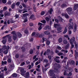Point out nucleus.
Wrapping results in <instances>:
<instances>
[{"mask_svg": "<svg viewBox=\"0 0 78 78\" xmlns=\"http://www.w3.org/2000/svg\"><path fill=\"white\" fill-rule=\"evenodd\" d=\"M66 18V19H68V18H69V16H68V15H67V14H65V16Z\"/></svg>", "mask_w": 78, "mask_h": 78, "instance_id": "obj_57", "label": "nucleus"}, {"mask_svg": "<svg viewBox=\"0 0 78 78\" xmlns=\"http://www.w3.org/2000/svg\"><path fill=\"white\" fill-rule=\"evenodd\" d=\"M64 75L65 76H69V74L68 73H67L66 72H65L64 73Z\"/></svg>", "mask_w": 78, "mask_h": 78, "instance_id": "obj_36", "label": "nucleus"}, {"mask_svg": "<svg viewBox=\"0 0 78 78\" xmlns=\"http://www.w3.org/2000/svg\"><path fill=\"white\" fill-rule=\"evenodd\" d=\"M29 41L30 42H32V41H33V38H30Z\"/></svg>", "mask_w": 78, "mask_h": 78, "instance_id": "obj_54", "label": "nucleus"}, {"mask_svg": "<svg viewBox=\"0 0 78 78\" xmlns=\"http://www.w3.org/2000/svg\"><path fill=\"white\" fill-rule=\"evenodd\" d=\"M4 16V15L3 14H2V12H0V17H3Z\"/></svg>", "mask_w": 78, "mask_h": 78, "instance_id": "obj_43", "label": "nucleus"}, {"mask_svg": "<svg viewBox=\"0 0 78 78\" xmlns=\"http://www.w3.org/2000/svg\"><path fill=\"white\" fill-rule=\"evenodd\" d=\"M50 44V41H47L46 42V44L47 45H48Z\"/></svg>", "mask_w": 78, "mask_h": 78, "instance_id": "obj_45", "label": "nucleus"}, {"mask_svg": "<svg viewBox=\"0 0 78 78\" xmlns=\"http://www.w3.org/2000/svg\"><path fill=\"white\" fill-rule=\"evenodd\" d=\"M17 38V34L13 35L12 38L14 41H16V40Z\"/></svg>", "mask_w": 78, "mask_h": 78, "instance_id": "obj_10", "label": "nucleus"}, {"mask_svg": "<svg viewBox=\"0 0 78 78\" xmlns=\"http://www.w3.org/2000/svg\"><path fill=\"white\" fill-rule=\"evenodd\" d=\"M4 69V71H6L7 70V68H6V66H5L4 67H2L0 68V69L1 70L2 69Z\"/></svg>", "mask_w": 78, "mask_h": 78, "instance_id": "obj_18", "label": "nucleus"}, {"mask_svg": "<svg viewBox=\"0 0 78 78\" xmlns=\"http://www.w3.org/2000/svg\"><path fill=\"white\" fill-rule=\"evenodd\" d=\"M58 42L59 43H61L62 42V38H60L58 39Z\"/></svg>", "mask_w": 78, "mask_h": 78, "instance_id": "obj_22", "label": "nucleus"}, {"mask_svg": "<svg viewBox=\"0 0 78 78\" xmlns=\"http://www.w3.org/2000/svg\"><path fill=\"white\" fill-rule=\"evenodd\" d=\"M58 19L59 20L60 22H64V20L61 17L58 16Z\"/></svg>", "mask_w": 78, "mask_h": 78, "instance_id": "obj_14", "label": "nucleus"}, {"mask_svg": "<svg viewBox=\"0 0 78 78\" xmlns=\"http://www.w3.org/2000/svg\"><path fill=\"white\" fill-rule=\"evenodd\" d=\"M34 18V15H31L30 17V19H33V18Z\"/></svg>", "mask_w": 78, "mask_h": 78, "instance_id": "obj_51", "label": "nucleus"}, {"mask_svg": "<svg viewBox=\"0 0 78 78\" xmlns=\"http://www.w3.org/2000/svg\"><path fill=\"white\" fill-rule=\"evenodd\" d=\"M71 64H72V65H73V66H74L75 64V62H74V61L73 60L71 61Z\"/></svg>", "mask_w": 78, "mask_h": 78, "instance_id": "obj_38", "label": "nucleus"}, {"mask_svg": "<svg viewBox=\"0 0 78 78\" xmlns=\"http://www.w3.org/2000/svg\"><path fill=\"white\" fill-rule=\"evenodd\" d=\"M16 6H19L20 5V2H18L16 3Z\"/></svg>", "mask_w": 78, "mask_h": 78, "instance_id": "obj_55", "label": "nucleus"}, {"mask_svg": "<svg viewBox=\"0 0 78 78\" xmlns=\"http://www.w3.org/2000/svg\"><path fill=\"white\" fill-rule=\"evenodd\" d=\"M11 34H13V35H16V34H16V32L14 31H13L12 32H11Z\"/></svg>", "mask_w": 78, "mask_h": 78, "instance_id": "obj_32", "label": "nucleus"}, {"mask_svg": "<svg viewBox=\"0 0 78 78\" xmlns=\"http://www.w3.org/2000/svg\"><path fill=\"white\" fill-rule=\"evenodd\" d=\"M78 8V4H75L74 7V10H76Z\"/></svg>", "mask_w": 78, "mask_h": 78, "instance_id": "obj_15", "label": "nucleus"}, {"mask_svg": "<svg viewBox=\"0 0 78 78\" xmlns=\"http://www.w3.org/2000/svg\"><path fill=\"white\" fill-rule=\"evenodd\" d=\"M44 34H39V37H40L41 38H42V37H44Z\"/></svg>", "mask_w": 78, "mask_h": 78, "instance_id": "obj_23", "label": "nucleus"}, {"mask_svg": "<svg viewBox=\"0 0 78 78\" xmlns=\"http://www.w3.org/2000/svg\"><path fill=\"white\" fill-rule=\"evenodd\" d=\"M75 55L76 56H77L78 57V52H76V51L75 50Z\"/></svg>", "mask_w": 78, "mask_h": 78, "instance_id": "obj_40", "label": "nucleus"}, {"mask_svg": "<svg viewBox=\"0 0 78 78\" xmlns=\"http://www.w3.org/2000/svg\"><path fill=\"white\" fill-rule=\"evenodd\" d=\"M47 55H49L50 53V50L49 49H48L47 50Z\"/></svg>", "mask_w": 78, "mask_h": 78, "instance_id": "obj_34", "label": "nucleus"}, {"mask_svg": "<svg viewBox=\"0 0 78 78\" xmlns=\"http://www.w3.org/2000/svg\"><path fill=\"white\" fill-rule=\"evenodd\" d=\"M48 59H44L43 61V62L44 63H45V64H47V63H48Z\"/></svg>", "mask_w": 78, "mask_h": 78, "instance_id": "obj_24", "label": "nucleus"}, {"mask_svg": "<svg viewBox=\"0 0 78 78\" xmlns=\"http://www.w3.org/2000/svg\"><path fill=\"white\" fill-rule=\"evenodd\" d=\"M44 29L46 30H50V29H51V28L50 26H46L45 27Z\"/></svg>", "mask_w": 78, "mask_h": 78, "instance_id": "obj_12", "label": "nucleus"}, {"mask_svg": "<svg viewBox=\"0 0 78 78\" xmlns=\"http://www.w3.org/2000/svg\"><path fill=\"white\" fill-rule=\"evenodd\" d=\"M17 74L14 73L12 75V76L13 77H17Z\"/></svg>", "mask_w": 78, "mask_h": 78, "instance_id": "obj_35", "label": "nucleus"}, {"mask_svg": "<svg viewBox=\"0 0 78 78\" xmlns=\"http://www.w3.org/2000/svg\"><path fill=\"white\" fill-rule=\"evenodd\" d=\"M41 22L43 23H46V21L45 20H43L41 21Z\"/></svg>", "mask_w": 78, "mask_h": 78, "instance_id": "obj_47", "label": "nucleus"}, {"mask_svg": "<svg viewBox=\"0 0 78 78\" xmlns=\"http://www.w3.org/2000/svg\"><path fill=\"white\" fill-rule=\"evenodd\" d=\"M2 1L3 3H6V0H2Z\"/></svg>", "mask_w": 78, "mask_h": 78, "instance_id": "obj_50", "label": "nucleus"}, {"mask_svg": "<svg viewBox=\"0 0 78 78\" xmlns=\"http://www.w3.org/2000/svg\"><path fill=\"white\" fill-rule=\"evenodd\" d=\"M58 56H62V55H63V53L62 52H60L58 54Z\"/></svg>", "mask_w": 78, "mask_h": 78, "instance_id": "obj_44", "label": "nucleus"}, {"mask_svg": "<svg viewBox=\"0 0 78 78\" xmlns=\"http://www.w3.org/2000/svg\"><path fill=\"white\" fill-rule=\"evenodd\" d=\"M69 42L71 45V49L73 48L74 47V44H74L76 48L78 47V45L76 44V42L75 41V38L74 37H73V38H71L69 40Z\"/></svg>", "mask_w": 78, "mask_h": 78, "instance_id": "obj_1", "label": "nucleus"}, {"mask_svg": "<svg viewBox=\"0 0 78 78\" xmlns=\"http://www.w3.org/2000/svg\"><path fill=\"white\" fill-rule=\"evenodd\" d=\"M9 35H6V36L4 37H3V39L5 38V39H7V38H6L8 37V40L9 42H11V41H12V40L11 39V36H10L9 37Z\"/></svg>", "mask_w": 78, "mask_h": 78, "instance_id": "obj_2", "label": "nucleus"}, {"mask_svg": "<svg viewBox=\"0 0 78 78\" xmlns=\"http://www.w3.org/2000/svg\"><path fill=\"white\" fill-rule=\"evenodd\" d=\"M16 34L17 35L18 37H19V38H20V37H21L22 36L21 33L19 32H17L16 33Z\"/></svg>", "mask_w": 78, "mask_h": 78, "instance_id": "obj_11", "label": "nucleus"}, {"mask_svg": "<svg viewBox=\"0 0 78 78\" xmlns=\"http://www.w3.org/2000/svg\"><path fill=\"white\" fill-rule=\"evenodd\" d=\"M50 18L48 17H46L45 18V20L47 21V22H48L49 20H50Z\"/></svg>", "mask_w": 78, "mask_h": 78, "instance_id": "obj_37", "label": "nucleus"}, {"mask_svg": "<svg viewBox=\"0 0 78 78\" xmlns=\"http://www.w3.org/2000/svg\"><path fill=\"white\" fill-rule=\"evenodd\" d=\"M36 70L37 71V72H41V69L39 68H37Z\"/></svg>", "mask_w": 78, "mask_h": 78, "instance_id": "obj_56", "label": "nucleus"}, {"mask_svg": "<svg viewBox=\"0 0 78 78\" xmlns=\"http://www.w3.org/2000/svg\"><path fill=\"white\" fill-rule=\"evenodd\" d=\"M45 14V12L44 11H42L41 13V16H43V15H44Z\"/></svg>", "mask_w": 78, "mask_h": 78, "instance_id": "obj_53", "label": "nucleus"}, {"mask_svg": "<svg viewBox=\"0 0 78 78\" xmlns=\"http://www.w3.org/2000/svg\"><path fill=\"white\" fill-rule=\"evenodd\" d=\"M29 75H30V73H29V72H27L26 73V76H29Z\"/></svg>", "mask_w": 78, "mask_h": 78, "instance_id": "obj_60", "label": "nucleus"}, {"mask_svg": "<svg viewBox=\"0 0 78 78\" xmlns=\"http://www.w3.org/2000/svg\"><path fill=\"white\" fill-rule=\"evenodd\" d=\"M42 70H43V73H45V71L46 72L47 71V69H44V67L43 66L42 67Z\"/></svg>", "mask_w": 78, "mask_h": 78, "instance_id": "obj_16", "label": "nucleus"}, {"mask_svg": "<svg viewBox=\"0 0 78 78\" xmlns=\"http://www.w3.org/2000/svg\"><path fill=\"white\" fill-rule=\"evenodd\" d=\"M30 54H33V49H31L30 51Z\"/></svg>", "mask_w": 78, "mask_h": 78, "instance_id": "obj_42", "label": "nucleus"}, {"mask_svg": "<svg viewBox=\"0 0 78 78\" xmlns=\"http://www.w3.org/2000/svg\"><path fill=\"white\" fill-rule=\"evenodd\" d=\"M2 49H3V50H8L9 49V46H6V45H4L2 47Z\"/></svg>", "mask_w": 78, "mask_h": 78, "instance_id": "obj_7", "label": "nucleus"}, {"mask_svg": "<svg viewBox=\"0 0 78 78\" xmlns=\"http://www.w3.org/2000/svg\"><path fill=\"white\" fill-rule=\"evenodd\" d=\"M48 12L50 14H52V12H53V9H52V8H51L50 9V10L48 11Z\"/></svg>", "mask_w": 78, "mask_h": 78, "instance_id": "obj_26", "label": "nucleus"}, {"mask_svg": "<svg viewBox=\"0 0 78 78\" xmlns=\"http://www.w3.org/2000/svg\"><path fill=\"white\" fill-rule=\"evenodd\" d=\"M7 22L6 21H5L4 22V25H5L4 26H5V28H6V27L7 26Z\"/></svg>", "mask_w": 78, "mask_h": 78, "instance_id": "obj_46", "label": "nucleus"}, {"mask_svg": "<svg viewBox=\"0 0 78 78\" xmlns=\"http://www.w3.org/2000/svg\"><path fill=\"white\" fill-rule=\"evenodd\" d=\"M40 63H41V60H39L35 63V64L36 66H37V65H38Z\"/></svg>", "mask_w": 78, "mask_h": 78, "instance_id": "obj_25", "label": "nucleus"}, {"mask_svg": "<svg viewBox=\"0 0 78 78\" xmlns=\"http://www.w3.org/2000/svg\"><path fill=\"white\" fill-rule=\"evenodd\" d=\"M67 32V28L65 27L64 31L63 32V34H66Z\"/></svg>", "mask_w": 78, "mask_h": 78, "instance_id": "obj_21", "label": "nucleus"}, {"mask_svg": "<svg viewBox=\"0 0 78 78\" xmlns=\"http://www.w3.org/2000/svg\"><path fill=\"white\" fill-rule=\"evenodd\" d=\"M29 14L28 13H25L24 14H23V16H25V17H27V16H28Z\"/></svg>", "mask_w": 78, "mask_h": 78, "instance_id": "obj_41", "label": "nucleus"}, {"mask_svg": "<svg viewBox=\"0 0 78 78\" xmlns=\"http://www.w3.org/2000/svg\"><path fill=\"white\" fill-rule=\"evenodd\" d=\"M32 36H34L36 37H39V33L37 32H34L31 34Z\"/></svg>", "mask_w": 78, "mask_h": 78, "instance_id": "obj_3", "label": "nucleus"}, {"mask_svg": "<svg viewBox=\"0 0 78 78\" xmlns=\"http://www.w3.org/2000/svg\"><path fill=\"white\" fill-rule=\"evenodd\" d=\"M62 27H59L58 26L57 29V31H58V33H61L62 31L61 30H62Z\"/></svg>", "mask_w": 78, "mask_h": 78, "instance_id": "obj_8", "label": "nucleus"}, {"mask_svg": "<svg viewBox=\"0 0 78 78\" xmlns=\"http://www.w3.org/2000/svg\"><path fill=\"white\" fill-rule=\"evenodd\" d=\"M22 6L24 7V8H26L27 7V6L25 4H23L22 5Z\"/></svg>", "mask_w": 78, "mask_h": 78, "instance_id": "obj_62", "label": "nucleus"}, {"mask_svg": "<svg viewBox=\"0 0 78 78\" xmlns=\"http://www.w3.org/2000/svg\"><path fill=\"white\" fill-rule=\"evenodd\" d=\"M19 56V55H18V54L16 55L15 56V57H16V58H18Z\"/></svg>", "mask_w": 78, "mask_h": 78, "instance_id": "obj_61", "label": "nucleus"}, {"mask_svg": "<svg viewBox=\"0 0 78 78\" xmlns=\"http://www.w3.org/2000/svg\"><path fill=\"white\" fill-rule=\"evenodd\" d=\"M3 40V41H2V43H3V44H6V40Z\"/></svg>", "mask_w": 78, "mask_h": 78, "instance_id": "obj_30", "label": "nucleus"}, {"mask_svg": "<svg viewBox=\"0 0 78 78\" xmlns=\"http://www.w3.org/2000/svg\"><path fill=\"white\" fill-rule=\"evenodd\" d=\"M44 34H46V35H49L50 34V33L48 31H46L44 32Z\"/></svg>", "mask_w": 78, "mask_h": 78, "instance_id": "obj_17", "label": "nucleus"}, {"mask_svg": "<svg viewBox=\"0 0 78 78\" xmlns=\"http://www.w3.org/2000/svg\"><path fill=\"white\" fill-rule=\"evenodd\" d=\"M15 7V3H13L11 6V8L12 9H14Z\"/></svg>", "mask_w": 78, "mask_h": 78, "instance_id": "obj_29", "label": "nucleus"}, {"mask_svg": "<svg viewBox=\"0 0 78 78\" xmlns=\"http://www.w3.org/2000/svg\"><path fill=\"white\" fill-rule=\"evenodd\" d=\"M66 11H67L68 14H69L72 11V8L70 7H69L66 9Z\"/></svg>", "mask_w": 78, "mask_h": 78, "instance_id": "obj_9", "label": "nucleus"}, {"mask_svg": "<svg viewBox=\"0 0 78 78\" xmlns=\"http://www.w3.org/2000/svg\"><path fill=\"white\" fill-rule=\"evenodd\" d=\"M8 51L7 50L4 51V53H5V54H7L8 53Z\"/></svg>", "mask_w": 78, "mask_h": 78, "instance_id": "obj_59", "label": "nucleus"}, {"mask_svg": "<svg viewBox=\"0 0 78 78\" xmlns=\"http://www.w3.org/2000/svg\"><path fill=\"white\" fill-rule=\"evenodd\" d=\"M57 48H58V49H59V50H61V49H62L61 48V47L59 46H58L57 47Z\"/></svg>", "mask_w": 78, "mask_h": 78, "instance_id": "obj_49", "label": "nucleus"}, {"mask_svg": "<svg viewBox=\"0 0 78 78\" xmlns=\"http://www.w3.org/2000/svg\"><path fill=\"white\" fill-rule=\"evenodd\" d=\"M63 43L64 44H67V41L66 40H63Z\"/></svg>", "mask_w": 78, "mask_h": 78, "instance_id": "obj_28", "label": "nucleus"}, {"mask_svg": "<svg viewBox=\"0 0 78 78\" xmlns=\"http://www.w3.org/2000/svg\"><path fill=\"white\" fill-rule=\"evenodd\" d=\"M69 45H70V44H67V45L65 47V49H67L69 47Z\"/></svg>", "mask_w": 78, "mask_h": 78, "instance_id": "obj_33", "label": "nucleus"}, {"mask_svg": "<svg viewBox=\"0 0 78 78\" xmlns=\"http://www.w3.org/2000/svg\"><path fill=\"white\" fill-rule=\"evenodd\" d=\"M8 62H11V59L10 58H9L8 59V60H7Z\"/></svg>", "mask_w": 78, "mask_h": 78, "instance_id": "obj_48", "label": "nucleus"}, {"mask_svg": "<svg viewBox=\"0 0 78 78\" xmlns=\"http://www.w3.org/2000/svg\"><path fill=\"white\" fill-rule=\"evenodd\" d=\"M10 14V12H6L4 13L5 16H9Z\"/></svg>", "mask_w": 78, "mask_h": 78, "instance_id": "obj_13", "label": "nucleus"}, {"mask_svg": "<svg viewBox=\"0 0 78 78\" xmlns=\"http://www.w3.org/2000/svg\"><path fill=\"white\" fill-rule=\"evenodd\" d=\"M20 72L21 73H26V71H25L24 70V69H23V68H21L20 69Z\"/></svg>", "mask_w": 78, "mask_h": 78, "instance_id": "obj_19", "label": "nucleus"}, {"mask_svg": "<svg viewBox=\"0 0 78 78\" xmlns=\"http://www.w3.org/2000/svg\"><path fill=\"white\" fill-rule=\"evenodd\" d=\"M7 64V62H6V61H5L4 62L3 61H2V65H4V64Z\"/></svg>", "mask_w": 78, "mask_h": 78, "instance_id": "obj_27", "label": "nucleus"}, {"mask_svg": "<svg viewBox=\"0 0 78 78\" xmlns=\"http://www.w3.org/2000/svg\"><path fill=\"white\" fill-rule=\"evenodd\" d=\"M24 33H26V34H27L28 33V31L27 30H25L24 31Z\"/></svg>", "mask_w": 78, "mask_h": 78, "instance_id": "obj_58", "label": "nucleus"}, {"mask_svg": "<svg viewBox=\"0 0 78 78\" xmlns=\"http://www.w3.org/2000/svg\"><path fill=\"white\" fill-rule=\"evenodd\" d=\"M61 7L62 8H66V7H67V5L66 4H63L61 5Z\"/></svg>", "mask_w": 78, "mask_h": 78, "instance_id": "obj_20", "label": "nucleus"}, {"mask_svg": "<svg viewBox=\"0 0 78 78\" xmlns=\"http://www.w3.org/2000/svg\"><path fill=\"white\" fill-rule=\"evenodd\" d=\"M59 26H60V24H54V27L55 28H57L58 27H59Z\"/></svg>", "mask_w": 78, "mask_h": 78, "instance_id": "obj_31", "label": "nucleus"}, {"mask_svg": "<svg viewBox=\"0 0 78 78\" xmlns=\"http://www.w3.org/2000/svg\"><path fill=\"white\" fill-rule=\"evenodd\" d=\"M68 32H69V34H72V31L71 30H68Z\"/></svg>", "mask_w": 78, "mask_h": 78, "instance_id": "obj_63", "label": "nucleus"}, {"mask_svg": "<svg viewBox=\"0 0 78 78\" xmlns=\"http://www.w3.org/2000/svg\"><path fill=\"white\" fill-rule=\"evenodd\" d=\"M29 25L30 27H33V26H34V25L33 24V23H29Z\"/></svg>", "mask_w": 78, "mask_h": 78, "instance_id": "obj_52", "label": "nucleus"}, {"mask_svg": "<svg viewBox=\"0 0 78 78\" xmlns=\"http://www.w3.org/2000/svg\"><path fill=\"white\" fill-rule=\"evenodd\" d=\"M42 39H43V41L42 42H44V41H47V39L45 38H44V37H43L42 38Z\"/></svg>", "mask_w": 78, "mask_h": 78, "instance_id": "obj_39", "label": "nucleus"}, {"mask_svg": "<svg viewBox=\"0 0 78 78\" xmlns=\"http://www.w3.org/2000/svg\"><path fill=\"white\" fill-rule=\"evenodd\" d=\"M43 24L41 23H38V25L39 27L38 29L39 31H41V30L42 29V26Z\"/></svg>", "mask_w": 78, "mask_h": 78, "instance_id": "obj_6", "label": "nucleus"}, {"mask_svg": "<svg viewBox=\"0 0 78 78\" xmlns=\"http://www.w3.org/2000/svg\"><path fill=\"white\" fill-rule=\"evenodd\" d=\"M73 23L72 22H70L69 27H68V29L69 30H73Z\"/></svg>", "mask_w": 78, "mask_h": 78, "instance_id": "obj_4", "label": "nucleus"}, {"mask_svg": "<svg viewBox=\"0 0 78 78\" xmlns=\"http://www.w3.org/2000/svg\"><path fill=\"white\" fill-rule=\"evenodd\" d=\"M3 51V50L2 49H0V53H2Z\"/></svg>", "mask_w": 78, "mask_h": 78, "instance_id": "obj_64", "label": "nucleus"}, {"mask_svg": "<svg viewBox=\"0 0 78 78\" xmlns=\"http://www.w3.org/2000/svg\"><path fill=\"white\" fill-rule=\"evenodd\" d=\"M55 73V71L53 70H50L48 72V74L50 75V76H55V75L54 73Z\"/></svg>", "mask_w": 78, "mask_h": 78, "instance_id": "obj_5", "label": "nucleus"}]
</instances>
